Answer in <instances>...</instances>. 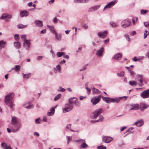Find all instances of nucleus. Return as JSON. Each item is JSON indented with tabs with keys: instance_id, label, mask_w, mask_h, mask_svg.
Instances as JSON below:
<instances>
[{
	"instance_id": "nucleus-1",
	"label": "nucleus",
	"mask_w": 149,
	"mask_h": 149,
	"mask_svg": "<svg viewBox=\"0 0 149 149\" xmlns=\"http://www.w3.org/2000/svg\"><path fill=\"white\" fill-rule=\"evenodd\" d=\"M15 94L13 93H10L5 97L4 102L6 104L13 110V102L12 100L14 97Z\"/></svg>"
},
{
	"instance_id": "nucleus-2",
	"label": "nucleus",
	"mask_w": 149,
	"mask_h": 149,
	"mask_svg": "<svg viewBox=\"0 0 149 149\" xmlns=\"http://www.w3.org/2000/svg\"><path fill=\"white\" fill-rule=\"evenodd\" d=\"M103 111L102 109H97L91 114V118L92 119H95Z\"/></svg>"
},
{
	"instance_id": "nucleus-3",
	"label": "nucleus",
	"mask_w": 149,
	"mask_h": 149,
	"mask_svg": "<svg viewBox=\"0 0 149 149\" xmlns=\"http://www.w3.org/2000/svg\"><path fill=\"white\" fill-rule=\"evenodd\" d=\"M136 79L137 82H138V85L139 86H143V79L142 76L140 74H137L136 77Z\"/></svg>"
},
{
	"instance_id": "nucleus-4",
	"label": "nucleus",
	"mask_w": 149,
	"mask_h": 149,
	"mask_svg": "<svg viewBox=\"0 0 149 149\" xmlns=\"http://www.w3.org/2000/svg\"><path fill=\"white\" fill-rule=\"evenodd\" d=\"M101 97V95H99L97 96L94 97L91 99V102L93 105H95L100 101Z\"/></svg>"
},
{
	"instance_id": "nucleus-5",
	"label": "nucleus",
	"mask_w": 149,
	"mask_h": 149,
	"mask_svg": "<svg viewBox=\"0 0 149 149\" xmlns=\"http://www.w3.org/2000/svg\"><path fill=\"white\" fill-rule=\"evenodd\" d=\"M131 22L127 19H125L123 20L121 23V26L123 28H125L130 26Z\"/></svg>"
},
{
	"instance_id": "nucleus-6",
	"label": "nucleus",
	"mask_w": 149,
	"mask_h": 149,
	"mask_svg": "<svg viewBox=\"0 0 149 149\" xmlns=\"http://www.w3.org/2000/svg\"><path fill=\"white\" fill-rule=\"evenodd\" d=\"M102 98L104 101L106 102L107 103L114 102H115V100H116L114 98H110L104 96H102Z\"/></svg>"
},
{
	"instance_id": "nucleus-7",
	"label": "nucleus",
	"mask_w": 149,
	"mask_h": 149,
	"mask_svg": "<svg viewBox=\"0 0 149 149\" xmlns=\"http://www.w3.org/2000/svg\"><path fill=\"white\" fill-rule=\"evenodd\" d=\"M14 128L12 129V132H17L19 131V129L22 127L20 123L17 124L13 125Z\"/></svg>"
},
{
	"instance_id": "nucleus-8",
	"label": "nucleus",
	"mask_w": 149,
	"mask_h": 149,
	"mask_svg": "<svg viewBox=\"0 0 149 149\" xmlns=\"http://www.w3.org/2000/svg\"><path fill=\"white\" fill-rule=\"evenodd\" d=\"M141 96L143 98H146L149 97V89L143 92L141 94Z\"/></svg>"
},
{
	"instance_id": "nucleus-9",
	"label": "nucleus",
	"mask_w": 149,
	"mask_h": 149,
	"mask_svg": "<svg viewBox=\"0 0 149 149\" xmlns=\"http://www.w3.org/2000/svg\"><path fill=\"white\" fill-rule=\"evenodd\" d=\"M113 140V138L109 136H105L102 138V141L107 143L110 142Z\"/></svg>"
},
{
	"instance_id": "nucleus-10",
	"label": "nucleus",
	"mask_w": 149,
	"mask_h": 149,
	"mask_svg": "<svg viewBox=\"0 0 149 149\" xmlns=\"http://www.w3.org/2000/svg\"><path fill=\"white\" fill-rule=\"evenodd\" d=\"M77 141L81 143L80 147L82 148H86L88 146V145L85 143V140H84L80 139L78 140Z\"/></svg>"
},
{
	"instance_id": "nucleus-11",
	"label": "nucleus",
	"mask_w": 149,
	"mask_h": 149,
	"mask_svg": "<svg viewBox=\"0 0 149 149\" xmlns=\"http://www.w3.org/2000/svg\"><path fill=\"white\" fill-rule=\"evenodd\" d=\"M73 106V105L70 104L68 103L65 105L64 110H65L66 112L69 111L72 109Z\"/></svg>"
},
{
	"instance_id": "nucleus-12",
	"label": "nucleus",
	"mask_w": 149,
	"mask_h": 149,
	"mask_svg": "<svg viewBox=\"0 0 149 149\" xmlns=\"http://www.w3.org/2000/svg\"><path fill=\"white\" fill-rule=\"evenodd\" d=\"M139 109L141 110L142 111H143L144 110L148 108L149 107V105L148 104H146L144 103H141L140 105Z\"/></svg>"
},
{
	"instance_id": "nucleus-13",
	"label": "nucleus",
	"mask_w": 149,
	"mask_h": 149,
	"mask_svg": "<svg viewBox=\"0 0 149 149\" xmlns=\"http://www.w3.org/2000/svg\"><path fill=\"white\" fill-rule=\"evenodd\" d=\"M117 1V0H115L111 2L105 6L104 9H105L107 8H111V7L115 5V4L116 3Z\"/></svg>"
},
{
	"instance_id": "nucleus-14",
	"label": "nucleus",
	"mask_w": 149,
	"mask_h": 149,
	"mask_svg": "<svg viewBox=\"0 0 149 149\" xmlns=\"http://www.w3.org/2000/svg\"><path fill=\"white\" fill-rule=\"evenodd\" d=\"M139 109V106L138 104H132L130 106V110H137Z\"/></svg>"
},
{
	"instance_id": "nucleus-15",
	"label": "nucleus",
	"mask_w": 149,
	"mask_h": 149,
	"mask_svg": "<svg viewBox=\"0 0 149 149\" xmlns=\"http://www.w3.org/2000/svg\"><path fill=\"white\" fill-rule=\"evenodd\" d=\"M29 12L27 10H25L21 11L20 15L21 17H26L28 16Z\"/></svg>"
},
{
	"instance_id": "nucleus-16",
	"label": "nucleus",
	"mask_w": 149,
	"mask_h": 149,
	"mask_svg": "<svg viewBox=\"0 0 149 149\" xmlns=\"http://www.w3.org/2000/svg\"><path fill=\"white\" fill-rule=\"evenodd\" d=\"M30 44V43L29 40H25V41H24L23 46L26 49H29Z\"/></svg>"
},
{
	"instance_id": "nucleus-17",
	"label": "nucleus",
	"mask_w": 149,
	"mask_h": 149,
	"mask_svg": "<svg viewBox=\"0 0 149 149\" xmlns=\"http://www.w3.org/2000/svg\"><path fill=\"white\" fill-rule=\"evenodd\" d=\"M104 51V47L102 46L97 51L96 55L99 56L101 57L102 56Z\"/></svg>"
},
{
	"instance_id": "nucleus-18",
	"label": "nucleus",
	"mask_w": 149,
	"mask_h": 149,
	"mask_svg": "<svg viewBox=\"0 0 149 149\" xmlns=\"http://www.w3.org/2000/svg\"><path fill=\"white\" fill-rule=\"evenodd\" d=\"M100 7V5L95 6L89 8L88 11V12H91L97 10Z\"/></svg>"
},
{
	"instance_id": "nucleus-19",
	"label": "nucleus",
	"mask_w": 149,
	"mask_h": 149,
	"mask_svg": "<svg viewBox=\"0 0 149 149\" xmlns=\"http://www.w3.org/2000/svg\"><path fill=\"white\" fill-rule=\"evenodd\" d=\"M12 17V16L11 15L4 14H3L0 18L1 19H10Z\"/></svg>"
},
{
	"instance_id": "nucleus-20",
	"label": "nucleus",
	"mask_w": 149,
	"mask_h": 149,
	"mask_svg": "<svg viewBox=\"0 0 149 149\" xmlns=\"http://www.w3.org/2000/svg\"><path fill=\"white\" fill-rule=\"evenodd\" d=\"M107 33L108 32L107 31H104L103 32H99L97 33V35L98 36L102 38H104L107 36Z\"/></svg>"
},
{
	"instance_id": "nucleus-21",
	"label": "nucleus",
	"mask_w": 149,
	"mask_h": 149,
	"mask_svg": "<svg viewBox=\"0 0 149 149\" xmlns=\"http://www.w3.org/2000/svg\"><path fill=\"white\" fill-rule=\"evenodd\" d=\"M11 122L12 124L13 125L19 123L18 122L17 118L14 116L12 117Z\"/></svg>"
},
{
	"instance_id": "nucleus-22",
	"label": "nucleus",
	"mask_w": 149,
	"mask_h": 149,
	"mask_svg": "<svg viewBox=\"0 0 149 149\" xmlns=\"http://www.w3.org/2000/svg\"><path fill=\"white\" fill-rule=\"evenodd\" d=\"M23 106L26 109H29L33 107V105L30 102H28L23 105Z\"/></svg>"
},
{
	"instance_id": "nucleus-23",
	"label": "nucleus",
	"mask_w": 149,
	"mask_h": 149,
	"mask_svg": "<svg viewBox=\"0 0 149 149\" xmlns=\"http://www.w3.org/2000/svg\"><path fill=\"white\" fill-rule=\"evenodd\" d=\"M144 123V122L142 120H139L135 123V124L137 126L139 127L142 125Z\"/></svg>"
},
{
	"instance_id": "nucleus-24",
	"label": "nucleus",
	"mask_w": 149,
	"mask_h": 149,
	"mask_svg": "<svg viewBox=\"0 0 149 149\" xmlns=\"http://www.w3.org/2000/svg\"><path fill=\"white\" fill-rule=\"evenodd\" d=\"M35 23L37 26L39 27H41L43 26L42 22L40 20H36Z\"/></svg>"
},
{
	"instance_id": "nucleus-25",
	"label": "nucleus",
	"mask_w": 149,
	"mask_h": 149,
	"mask_svg": "<svg viewBox=\"0 0 149 149\" xmlns=\"http://www.w3.org/2000/svg\"><path fill=\"white\" fill-rule=\"evenodd\" d=\"M122 57V55L120 53H118L115 54L113 58L116 60H119Z\"/></svg>"
},
{
	"instance_id": "nucleus-26",
	"label": "nucleus",
	"mask_w": 149,
	"mask_h": 149,
	"mask_svg": "<svg viewBox=\"0 0 149 149\" xmlns=\"http://www.w3.org/2000/svg\"><path fill=\"white\" fill-rule=\"evenodd\" d=\"M50 111L49 112L47 113V115L48 116L52 115L54 113L55 109L54 108H52L50 109Z\"/></svg>"
},
{
	"instance_id": "nucleus-27",
	"label": "nucleus",
	"mask_w": 149,
	"mask_h": 149,
	"mask_svg": "<svg viewBox=\"0 0 149 149\" xmlns=\"http://www.w3.org/2000/svg\"><path fill=\"white\" fill-rule=\"evenodd\" d=\"M76 98L75 97H71L68 100L69 103H68L70 104H72V105H73V104H74L75 102L74 100H73V99L76 100Z\"/></svg>"
},
{
	"instance_id": "nucleus-28",
	"label": "nucleus",
	"mask_w": 149,
	"mask_h": 149,
	"mask_svg": "<svg viewBox=\"0 0 149 149\" xmlns=\"http://www.w3.org/2000/svg\"><path fill=\"white\" fill-rule=\"evenodd\" d=\"M14 45L15 47L17 49L20 48L21 47V44L19 42H16L14 43Z\"/></svg>"
},
{
	"instance_id": "nucleus-29",
	"label": "nucleus",
	"mask_w": 149,
	"mask_h": 149,
	"mask_svg": "<svg viewBox=\"0 0 149 149\" xmlns=\"http://www.w3.org/2000/svg\"><path fill=\"white\" fill-rule=\"evenodd\" d=\"M6 44V42L3 41L1 40L0 41V47L1 48H4Z\"/></svg>"
},
{
	"instance_id": "nucleus-30",
	"label": "nucleus",
	"mask_w": 149,
	"mask_h": 149,
	"mask_svg": "<svg viewBox=\"0 0 149 149\" xmlns=\"http://www.w3.org/2000/svg\"><path fill=\"white\" fill-rule=\"evenodd\" d=\"M127 97L124 96H123V97H119V98H114L116 100H115V102H116L117 103H118L120 102V100L122 98H125V100H126Z\"/></svg>"
},
{
	"instance_id": "nucleus-31",
	"label": "nucleus",
	"mask_w": 149,
	"mask_h": 149,
	"mask_svg": "<svg viewBox=\"0 0 149 149\" xmlns=\"http://www.w3.org/2000/svg\"><path fill=\"white\" fill-rule=\"evenodd\" d=\"M20 68V66L19 65H16L15 67L11 69L12 70H15V71H18Z\"/></svg>"
},
{
	"instance_id": "nucleus-32",
	"label": "nucleus",
	"mask_w": 149,
	"mask_h": 149,
	"mask_svg": "<svg viewBox=\"0 0 149 149\" xmlns=\"http://www.w3.org/2000/svg\"><path fill=\"white\" fill-rule=\"evenodd\" d=\"M129 83L130 85L132 86H136L137 85L136 83L134 81H130Z\"/></svg>"
},
{
	"instance_id": "nucleus-33",
	"label": "nucleus",
	"mask_w": 149,
	"mask_h": 149,
	"mask_svg": "<svg viewBox=\"0 0 149 149\" xmlns=\"http://www.w3.org/2000/svg\"><path fill=\"white\" fill-rule=\"evenodd\" d=\"M104 118L102 116H99V119L98 120H95V122H97L99 121H102L104 120Z\"/></svg>"
},
{
	"instance_id": "nucleus-34",
	"label": "nucleus",
	"mask_w": 149,
	"mask_h": 149,
	"mask_svg": "<svg viewBox=\"0 0 149 149\" xmlns=\"http://www.w3.org/2000/svg\"><path fill=\"white\" fill-rule=\"evenodd\" d=\"M110 24L111 26L113 27H116L117 26V25L113 21H111L110 22Z\"/></svg>"
},
{
	"instance_id": "nucleus-35",
	"label": "nucleus",
	"mask_w": 149,
	"mask_h": 149,
	"mask_svg": "<svg viewBox=\"0 0 149 149\" xmlns=\"http://www.w3.org/2000/svg\"><path fill=\"white\" fill-rule=\"evenodd\" d=\"M18 27L19 29H22L26 27L27 25L22 24H20L18 25Z\"/></svg>"
},
{
	"instance_id": "nucleus-36",
	"label": "nucleus",
	"mask_w": 149,
	"mask_h": 149,
	"mask_svg": "<svg viewBox=\"0 0 149 149\" xmlns=\"http://www.w3.org/2000/svg\"><path fill=\"white\" fill-rule=\"evenodd\" d=\"M137 17H134L132 18V23L133 25H135L136 23V22L138 19Z\"/></svg>"
},
{
	"instance_id": "nucleus-37",
	"label": "nucleus",
	"mask_w": 149,
	"mask_h": 149,
	"mask_svg": "<svg viewBox=\"0 0 149 149\" xmlns=\"http://www.w3.org/2000/svg\"><path fill=\"white\" fill-rule=\"evenodd\" d=\"M71 124H68L67 125L65 129L67 130H68L70 131V130H71Z\"/></svg>"
},
{
	"instance_id": "nucleus-38",
	"label": "nucleus",
	"mask_w": 149,
	"mask_h": 149,
	"mask_svg": "<svg viewBox=\"0 0 149 149\" xmlns=\"http://www.w3.org/2000/svg\"><path fill=\"white\" fill-rule=\"evenodd\" d=\"M61 95L60 94H58L54 98V100L55 101L57 100L61 97Z\"/></svg>"
},
{
	"instance_id": "nucleus-39",
	"label": "nucleus",
	"mask_w": 149,
	"mask_h": 149,
	"mask_svg": "<svg viewBox=\"0 0 149 149\" xmlns=\"http://www.w3.org/2000/svg\"><path fill=\"white\" fill-rule=\"evenodd\" d=\"M117 74L119 77H123L124 74V72L123 71H122L120 73H117Z\"/></svg>"
},
{
	"instance_id": "nucleus-40",
	"label": "nucleus",
	"mask_w": 149,
	"mask_h": 149,
	"mask_svg": "<svg viewBox=\"0 0 149 149\" xmlns=\"http://www.w3.org/2000/svg\"><path fill=\"white\" fill-rule=\"evenodd\" d=\"M64 52H58L56 54V55L58 57H61L63 55Z\"/></svg>"
},
{
	"instance_id": "nucleus-41",
	"label": "nucleus",
	"mask_w": 149,
	"mask_h": 149,
	"mask_svg": "<svg viewBox=\"0 0 149 149\" xmlns=\"http://www.w3.org/2000/svg\"><path fill=\"white\" fill-rule=\"evenodd\" d=\"M75 102L74 104L77 107H79L80 106V103L77 100V98L76 99V100H74Z\"/></svg>"
},
{
	"instance_id": "nucleus-42",
	"label": "nucleus",
	"mask_w": 149,
	"mask_h": 149,
	"mask_svg": "<svg viewBox=\"0 0 149 149\" xmlns=\"http://www.w3.org/2000/svg\"><path fill=\"white\" fill-rule=\"evenodd\" d=\"M31 76L30 74H24L23 75V78L25 79H28Z\"/></svg>"
},
{
	"instance_id": "nucleus-43",
	"label": "nucleus",
	"mask_w": 149,
	"mask_h": 149,
	"mask_svg": "<svg viewBox=\"0 0 149 149\" xmlns=\"http://www.w3.org/2000/svg\"><path fill=\"white\" fill-rule=\"evenodd\" d=\"M148 12V10H144L143 9H142L141 10V13L142 14H146Z\"/></svg>"
},
{
	"instance_id": "nucleus-44",
	"label": "nucleus",
	"mask_w": 149,
	"mask_h": 149,
	"mask_svg": "<svg viewBox=\"0 0 149 149\" xmlns=\"http://www.w3.org/2000/svg\"><path fill=\"white\" fill-rule=\"evenodd\" d=\"M106 148L107 147L106 146L103 145L97 147V148L98 149H106Z\"/></svg>"
},
{
	"instance_id": "nucleus-45",
	"label": "nucleus",
	"mask_w": 149,
	"mask_h": 149,
	"mask_svg": "<svg viewBox=\"0 0 149 149\" xmlns=\"http://www.w3.org/2000/svg\"><path fill=\"white\" fill-rule=\"evenodd\" d=\"M50 30L52 32L54 33L55 35L57 36V33L54 30V27H51L50 28Z\"/></svg>"
},
{
	"instance_id": "nucleus-46",
	"label": "nucleus",
	"mask_w": 149,
	"mask_h": 149,
	"mask_svg": "<svg viewBox=\"0 0 149 149\" xmlns=\"http://www.w3.org/2000/svg\"><path fill=\"white\" fill-rule=\"evenodd\" d=\"M65 91V89L63 88L61 86H59L58 89V91H61V92H64Z\"/></svg>"
},
{
	"instance_id": "nucleus-47",
	"label": "nucleus",
	"mask_w": 149,
	"mask_h": 149,
	"mask_svg": "<svg viewBox=\"0 0 149 149\" xmlns=\"http://www.w3.org/2000/svg\"><path fill=\"white\" fill-rule=\"evenodd\" d=\"M134 129L133 127H131L129 128L126 131L125 134H126V133L129 132L130 133L131 132V131Z\"/></svg>"
},
{
	"instance_id": "nucleus-48",
	"label": "nucleus",
	"mask_w": 149,
	"mask_h": 149,
	"mask_svg": "<svg viewBox=\"0 0 149 149\" xmlns=\"http://www.w3.org/2000/svg\"><path fill=\"white\" fill-rule=\"evenodd\" d=\"M21 38L24 41H25V40H27L26 39V35H22L21 36Z\"/></svg>"
},
{
	"instance_id": "nucleus-49",
	"label": "nucleus",
	"mask_w": 149,
	"mask_h": 149,
	"mask_svg": "<svg viewBox=\"0 0 149 149\" xmlns=\"http://www.w3.org/2000/svg\"><path fill=\"white\" fill-rule=\"evenodd\" d=\"M14 38L15 40H18L19 39V36L18 34H15L14 36Z\"/></svg>"
},
{
	"instance_id": "nucleus-50",
	"label": "nucleus",
	"mask_w": 149,
	"mask_h": 149,
	"mask_svg": "<svg viewBox=\"0 0 149 149\" xmlns=\"http://www.w3.org/2000/svg\"><path fill=\"white\" fill-rule=\"evenodd\" d=\"M1 145L2 147L5 148V149H6V147H7L6 144L4 142L2 143Z\"/></svg>"
},
{
	"instance_id": "nucleus-51",
	"label": "nucleus",
	"mask_w": 149,
	"mask_h": 149,
	"mask_svg": "<svg viewBox=\"0 0 149 149\" xmlns=\"http://www.w3.org/2000/svg\"><path fill=\"white\" fill-rule=\"evenodd\" d=\"M124 37L127 39V40L129 41H130V38H129V35L127 34H125L124 35Z\"/></svg>"
},
{
	"instance_id": "nucleus-52",
	"label": "nucleus",
	"mask_w": 149,
	"mask_h": 149,
	"mask_svg": "<svg viewBox=\"0 0 149 149\" xmlns=\"http://www.w3.org/2000/svg\"><path fill=\"white\" fill-rule=\"evenodd\" d=\"M53 22L56 23L57 22V18L56 17H55L54 18L53 20Z\"/></svg>"
},
{
	"instance_id": "nucleus-53",
	"label": "nucleus",
	"mask_w": 149,
	"mask_h": 149,
	"mask_svg": "<svg viewBox=\"0 0 149 149\" xmlns=\"http://www.w3.org/2000/svg\"><path fill=\"white\" fill-rule=\"evenodd\" d=\"M35 123L36 124H38L40 123V118H38L36 119L35 121Z\"/></svg>"
},
{
	"instance_id": "nucleus-54",
	"label": "nucleus",
	"mask_w": 149,
	"mask_h": 149,
	"mask_svg": "<svg viewBox=\"0 0 149 149\" xmlns=\"http://www.w3.org/2000/svg\"><path fill=\"white\" fill-rule=\"evenodd\" d=\"M93 92L95 93H99L100 92V91L97 89H95V90H93Z\"/></svg>"
},
{
	"instance_id": "nucleus-55",
	"label": "nucleus",
	"mask_w": 149,
	"mask_h": 149,
	"mask_svg": "<svg viewBox=\"0 0 149 149\" xmlns=\"http://www.w3.org/2000/svg\"><path fill=\"white\" fill-rule=\"evenodd\" d=\"M46 30L45 29H44L40 31V33L41 34H44L45 33H46Z\"/></svg>"
},
{
	"instance_id": "nucleus-56",
	"label": "nucleus",
	"mask_w": 149,
	"mask_h": 149,
	"mask_svg": "<svg viewBox=\"0 0 149 149\" xmlns=\"http://www.w3.org/2000/svg\"><path fill=\"white\" fill-rule=\"evenodd\" d=\"M83 27L84 29H86L88 28V26L86 24H84V25L83 26Z\"/></svg>"
},
{
	"instance_id": "nucleus-57",
	"label": "nucleus",
	"mask_w": 149,
	"mask_h": 149,
	"mask_svg": "<svg viewBox=\"0 0 149 149\" xmlns=\"http://www.w3.org/2000/svg\"><path fill=\"white\" fill-rule=\"evenodd\" d=\"M109 41V39L108 38L107 39L104 40V44H106Z\"/></svg>"
},
{
	"instance_id": "nucleus-58",
	"label": "nucleus",
	"mask_w": 149,
	"mask_h": 149,
	"mask_svg": "<svg viewBox=\"0 0 149 149\" xmlns=\"http://www.w3.org/2000/svg\"><path fill=\"white\" fill-rule=\"evenodd\" d=\"M86 69V66H84L79 71H81L84 70H85Z\"/></svg>"
},
{
	"instance_id": "nucleus-59",
	"label": "nucleus",
	"mask_w": 149,
	"mask_h": 149,
	"mask_svg": "<svg viewBox=\"0 0 149 149\" xmlns=\"http://www.w3.org/2000/svg\"><path fill=\"white\" fill-rule=\"evenodd\" d=\"M89 0H81V3H86L89 1Z\"/></svg>"
},
{
	"instance_id": "nucleus-60",
	"label": "nucleus",
	"mask_w": 149,
	"mask_h": 149,
	"mask_svg": "<svg viewBox=\"0 0 149 149\" xmlns=\"http://www.w3.org/2000/svg\"><path fill=\"white\" fill-rule=\"evenodd\" d=\"M86 89L88 93L89 94L91 92V89L88 88V87L86 88Z\"/></svg>"
},
{
	"instance_id": "nucleus-61",
	"label": "nucleus",
	"mask_w": 149,
	"mask_h": 149,
	"mask_svg": "<svg viewBox=\"0 0 149 149\" xmlns=\"http://www.w3.org/2000/svg\"><path fill=\"white\" fill-rule=\"evenodd\" d=\"M132 60L136 62V61H138L139 60V59H136V56H135L134 58H132Z\"/></svg>"
},
{
	"instance_id": "nucleus-62",
	"label": "nucleus",
	"mask_w": 149,
	"mask_h": 149,
	"mask_svg": "<svg viewBox=\"0 0 149 149\" xmlns=\"http://www.w3.org/2000/svg\"><path fill=\"white\" fill-rule=\"evenodd\" d=\"M42 56H38V57L37 58V59L38 60H42Z\"/></svg>"
},
{
	"instance_id": "nucleus-63",
	"label": "nucleus",
	"mask_w": 149,
	"mask_h": 149,
	"mask_svg": "<svg viewBox=\"0 0 149 149\" xmlns=\"http://www.w3.org/2000/svg\"><path fill=\"white\" fill-rule=\"evenodd\" d=\"M63 57L64 58H65L67 59H68L69 58V56L68 55H65L63 54Z\"/></svg>"
},
{
	"instance_id": "nucleus-64",
	"label": "nucleus",
	"mask_w": 149,
	"mask_h": 149,
	"mask_svg": "<svg viewBox=\"0 0 149 149\" xmlns=\"http://www.w3.org/2000/svg\"><path fill=\"white\" fill-rule=\"evenodd\" d=\"M144 24L145 27H147L149 25V24H148V23L145 22L144 23Z\"/></svg>"
}]
</instances>
